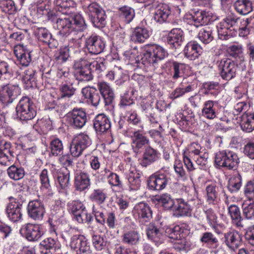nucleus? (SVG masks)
<instances>
[{
	"instance_id": "obj_1",
	"label": "nucleus",
	"mask_w": 254,
	"mask_h": 254,
	"mask_svg": "<svg viewBox=\"0 0 254 254\" xmlns=\"http://www.w3.org/2000/svg\"><path fill=\"white\" fill-rule=\"evenodd\" d=\"M201 149L199 145L193 143L189 149L188 153L184 154V162L188 171H192L196 169L192 162V160L201 167L206 164L208 154L201 151Z\"/></svg>"
},
{
	"instance_id": "obj_2",
	"label": "nucleus",
	"mask_w": 254,
	"mask_h": 254,
	"mask_svg": "<svg viewBox=\"0 0 254 254\" xmlns=\"http://www.w3.org/2000/svg\"><path fill=\"white\" fill-rule=\"evenodd\" d=\"M17 118L22 121L32 120L36 115L35 106L29 97H23L16 107Z\"/></svg>"
},
{
	"instance_id": "obj_3",
	"label": "nucleus",
	"mask_w": 254,
	"mask_h": 254,
	"mask_svg": "<svg viewBox=\"0 0 254 254\" xmlns=\"http://www.w3.org/2000/svg\"><path fill=\"white\" fill-rule=\"evenodd\" d=\"M167 55V52L161 46L156 44L146 45L141 60L144 64L148 63L154 65Z\"/></svg>"
},
{
	"instance_id": "obj_4",
	"label": "nucleus",
	"mask_w": 254,
	"mask_h": 254,
	"mask_svg": "<svg viewBox=\"0 0 254 254\" xmlns=\"http://www.w3.org/2000/svg\"><path fill=\"white\" fill-rule=\"evenodd\" d=\"M215 162L220 167L228 169H236L240 162L237 154L229 150H222L215 154Z\"/></svg>"
},
{
	"instance_id": "obj_5",
	"label": "nucleus",
	"mask_w": 254,
	"mask_h": 254,
	"mask_svg": "<svg viewBox=\"0 0 254 254\" xmlns=\"http://www.w3.org/2000/svg\"><path fill=\"white\" fill-rule=\"evenodd\" d=\"M73 68L74 76L79 81H89L93 79L90 62L84 59L74 62Z\"/></svg>"
},
{
	"instance_id": "obj_6",
	"label": "nucleus",
	"mask_w": 254,
	"mask_h": 254,
	"mask_svg": "<svg viewBox=\"0 0 254 254\" xmlns=\"http://www.w3.org/2000/svg\"><path fill=\"white\" fill-rule=\"evenodd\" d=\"M87 13L91 17L93 25L97 28H103L106 24V15L103 8L96 2L90 4Z\"/></svg>"
},
{
	"instance_id": "obj_7",
	"label": "nucleus",
	"mask_w": 254,
	"mask_h": 254,
	"mask_svg": "<svg viewBox=\"0 0 254 254\" xmlns=\"http://www.w3.org/2000/svg\"><path fill=\"white\" fill-rule=\"evenodd\" d=\"M67 123L73 128L80 129L87 122V115L81 108H74L65 115Z\"/></svg>"
},
{
	"instance_id": "obj_8",
	"label": "nucleus",
	"mask_w": 254,
	"mask_h": 254,
	"mask_svg": "<svg viewBox=\"0 0 254 254\" xmlns=\"http://www.w3.org/2000/svg\"><path fill=\"white\" fill-rule=\"evenodd\" d=\"M90 144L91 140L88 135L83 133L77 134L70 143L71 155L72 157H78Z\"/></svg>"
},
{
	"instance_id": "obj_9",
	"label": "nucleus",
	"mask_w": 254,
	"mask_h": 254,
	"mask_svg": "<svg viewBox=\"0 0 254 254\" xmlns=\"http://www.w3.org/2000/svg\"><path fill=\"white\" fill-rule=\"evenodd\" d=\"M238 18L228 17L220 22L217 26V32L219 38L222 40H226L231 37L237 30V24Z\"/></svg>"
},
{
	"instance_id": "obj_10",
	"label": "nucleus",
	"mask_w": 254,
	"mask_h": 254,
	"mask_svg": "<svg viewBox=\"0 0 254 254\" xmlns=\"http://www.w3.org/2000/svg\"><path fill=\"white\" fill-rule=\"evenodd\" d=\"M218 70L221 77L225 80H230L236 75L237 65L229 58H224L218 62Z\"/></svg>"
},
{
	"instance_id": "obj_11",
	"label": "nucleus",
	"mask_w": 254,
	"mask_h": 254,
	"mask_svg": "<svg viewBox=\"0 0 254 254\" xmlns=\"http://www.w3.org/2000/svg\"><path fill=\"white\" fill-rule=\"evenodd\" d=\"M70 247L76 254H93L89 243L83 235L73 236L70 239Z\"/></svg>"
},
{
	"instance_id": "obj_12",
	"label": "nucleus",
	"mask_w": 254,
	"mask_h": 254,
	"mask_svg": "<svg viewBox=\"0 0 254 254\" xmlns=\"http://www.w3.org/2000/svg\"><path fill=\"white\" fill-rule=\"evenodd\" d=\"M21 89L18 86L8 85L0 89V101L4 105H7L20 95Z\"/></svg>"
},
{
	"instance_id": "obj_13",
	"label": "nucleus",
	"mask_w": 254,
	"mask_h": 254,
	"mask_svg": "<svg viewBox=\"0 0 254 254\" xmlns=\"http://www.w3.org/2000/svg\"><path fill=\"white\" fill-rule=\"evenodd\" d=\"M14 158L10 142L0 138V165L8 166Z\"/></svg>"
},
{
	"instance_id": "obj_14",
	"label": "nucleus",
	"mask_w": 254,
	"mask_h": 254,
	"mask_svg": "<svg viewBox=\"0 0 254 254\" xmlns=\"http://www.w3.org/2000/svg\"><path fill=\"white\" fill-rule=\"evenodd\" d=\"M20 232L28 241H36L44 235L45 231L40 225L28 223L22 226Z\"/></svg>"
},
{
	"instance_id": "obj_15",
	"label": "nucleus",
	"mask_w": 254,
	"mask_h": 254,
	"mask_svg": "<svg viewBox=\"0 0 254 254\" xmlns=\"http://www.w3.org/2000/svg\"><path fill=\"white\" fill-rule=\"evenodd\" d=\"M9 203L6 208V213L10 220L14 222H18L22 218V203L13 196L8 197Z\"/></svg>"
},
{
	"instance_id": "obj_16",
	"label": "nucleus",
	"mask_w": 254,
	"mask_h": 254,
	"mask_svg": "<svg viewBox=\"0 0 254 254\" xmlns=\"http://www.w3.org/2000/svg\"><path fill=\"white\" fill-rule=\"evenodd\" d=\"M85 46L90 53L98 55L103 52L106 43L101 37L91 35L86 39Z\"/></svg>"
},
{
	"instance_id": "obj_17",
	"label": "nucleus",
	"mask_w": 254,
	"mask_h": 254,
	"mask_svg": "<svg viewBox=\"0 0 254 254\" xmlns=\"http://www.w3.org/2000/svg\"><path fill=\"white\" fill-rule=\"evenodd\" d=\"M145 232L147 238L156 245L159 246L163 243V230L155 223L152 222L147 225Z\"/></svg>"
},
{
	"instance_id": "obj_18",
	"label": "nucleus",
	"mask_w": 254,
	"mask_h": 254,
	"mask_svg": "<svg viewBox=\"0 0 254 254\" xmlns=\"http://www.w3.org/2000/svg\"><path fill=\"white\" fill-rule=\"evenodd\" d=\"M132 213L135 217H138L139 222L142 224L147 222L152 217V211L149 205L144 202L136 204L133 209Z\"/></svg>"
},
{
	"instance_id": "obj_19",
	"label": "nucleus",
	"mask_w": 254,
	"mask_h": 254,
	"mask_svg": "<svg viewBox=\"0 0 254 254\" xmlns=\"http://www.w3.org/2000/svg\"><path fill=\"white\" fill-rule=\"evenodd\" d=\"M93 127L98 134L107 133L111 128L110 120L105 114H98L93 120Z\"/></svg>"
},
{
	"instance_id": "obj_20",
	"label": "nucleus",
	"mask_w": 254,
	"mask_h": 254,
	"mask_svg": "<svg viewBox=\"0 0 254 254\" xmlns=\"http://www.w3.org/2000/svg\"><path fill=\"white\" fill-rule=\"evenodd\" d=\"M170 181V178L164 174L151 175L148 180L150 190H163Z\"/></svg>"
},
{
	"instance_id": "obj_21",
	"label": "nucleus",
	"mask_w": 254,
	"mask_h": 254,
	"mask_svg": "<svg viewBox=\"0 0 254 254\" xmlns=\"http://www.w3.org/2000/svg\"><path fill=\"white\" fill-rule=\"evenodd\" d=\"M27 209L29 216L35 220H41L45 212L43 203L39 200L30 201Z\"/></svg>"
},
{
	"instance_id": "obj_22",
	"label": "nucleus",
	"mask_w": 254,
	"mask_h": 254,
	"mask_svg": "<svg viewBox=\"0 0 254 254\" xmlns=\"http://www.w3.org/2000/svg\"><path fill=\"white\" fill-rule=\"evenodd\" d=\"M160 158V153L156 149L150 146L146 147L143 152L140 165L144 167L157 161Z\"/></svg>"
},
{
	"instance_id": "obj_23",
	"label": "nucleus",
	"mask_w": 254,
	"mask_h": 254,
	"mask_svg": "<svg viewBox=\"0 0 254 254\" xmlns=\"http://www.w3.org/2000/svg\"><path fill=\"white\" fill-rule=\"evenodd\" d=\"M170 13L169 6L167 4H155L153 18L156 22L162 23L166 21Z\"/></svg>"
},
{
	"instance_id": "obj_24",
	"label": "nucleus",
	"mask_w": 254,
	"mask_h": 254,
	"mask_svg": "<svg viewBox=\"0 0 254 254\" xmlns=\"http://www.w3.org/2000/svg\"><path fill=\"white\" fill-rule=\"evenodd\" d=\"M37 37L39 42L50 48H57L58 45L57 40L53 38L51 33L45 28H39L37 31Z\"/></svg>"
},
{
	"instance_id": "obj_25",
	"label": "nucleus",
	"mask_w": 254,
	"mask_h": 254,
	"mask_svg": "<svg viewBox=\"0 0 254 254\" xmlns=\"http://www.w3.org/2000/svg\"><path fill=\"white\" fill-rule=\"evenodd\" d=\"M131 139V147L135 153H138L143 146L148 144L150 142L149 139L140 130L133 132Z\"/></svg>"
},
{
	"instance_id": "obj_26",
	"label": "nucleus",
	"mask_w": 254,
	"mask_h": 254,
	"mask_svg": "<svg viewBox=\"0 0 254 254\" xmlns=\"http://www.w3.org/2000/svg\"><path fill=\"white\" fill-rule=\"evenodd\" d=\"M14 53L19 64L24 66L29 65L32 61V50L27 46H22L18 50L14 49Z\"/></svg>"
},
{
	"instance_id": "obj_27",
	"label": "nucleus",
	"mask_w": 254,
	"mask_h": 254,
	"mask_svg": "<svg viewBox=\"0 0 254 254\" xmlns=\"http://www.w3.org/2000/svg\"><path fill=\"white\" fill-rule=\"evenodd\" d=\"M225 243L231 250L238 248L242 244V237L237 231L232 230L224 234Z\"/></svg>"
},
{
	"instance_id": "obj_28",
	"label": "nucleus",
	"mask_w": 254,
	"mask_h": 254,
	"mask_svg": "<svg viewBox=\"0 0 254 254\" xmlns=\"http://www.w3.org/2000/svg\"><path fill=\"white\" fill-rule=\"evenodd\" d=\"M81 93L87 102L94 107H97L101 101L100 95L94 87H84L82 88Z\"/></svg>"
},
{
	"instance_id": "obj_29",
	"label": "nucleus",
	"mask_w": 254,
	"mask_h": 254,
	"mask_svg": "<svg viewBox=\"0 0 254 254\" xmlns=\"http://www.w3.org/2000/svg\"><path fill=\"white\" fill-rule=\"evenodd\" d=\"M166 64L170 66V73L174 80L183 77L188 67L186 64L175 61H170Z\"/></svg>"
},
{
	"instance_id": "obj_30",
	"label": "nucleus",
	"mask_w": 254,
	"mask_h": 254,
	"mask_svg": "<svg viewBox=\"0 0 254 254\" xmlns=\"http://www.w3.org/2000/svg\"><path fill=\"white\" fill-rule=\"evenodd\" d=\"M184 52L186 58L193 60L201 54L202 49L196 42L191 41L187 44Z\"/></svg>"
},
{
	"instance_id": "obj_31",
	"label": "nucleus",
	"mask_w": 254,
	"mask_h": 254,
	"mask_svg": "<svg viewBox=\"0 0 254 254\" xmlns=\"http://www.w3.org/2000/svg\"><path fill=\"white\" fill-rule=\"evenodd\" d=\"M97 87L104 99L105 105L112 103L114 99L115 95L114 91L109 84L105 82H99L97 83Z\"/></svg>"
},
{
	"instance_id": "obj_32",
	"label": "nucleus",
	"mask_w": 254,
	"mask_h": 254,
	"mask_svg": "<svg viewBox=\"0 0 254 254\" xmlns=\"http://www.w3.org/2000/svg\"><path fill=\"white\" fill-rule=\"evenodd\" d=\"M56 23L60 34L63 36H67L74 31L72 20L68 17L59 18Z\"/></svg>"
},
{
	"instance_id": "obj_33",
	"label": "nucleus",
	"mask_w": 254,
	"mask_h": 254,
	"mask_svg": "<svg viewBox=\"0 0 254 254\" xmlns=\"http://www.w3.org/2000/svg\"><path fill=\"white\" fill-rule=\"evenodd\" d=\"M79 47L78 40L72 39L67 46L61 48L59 55L57 58V60L62 62H66L70 57V54L73 49L78 48Z\"/></svg>"
},
{
	"instance_id": "obj_34",
	"label": "nucleus",
	"mask_w": 254,
	"mask_h": 254,
	"mask_svg": "<svg viewBox=\"0 0 254 254\" xmlns=\"http://www.w3.org/2000/svg\"><path fill=\"white\" fill-rule=\"evenodd\" d=\"M240 125L242 129L250 132L254 130V114L243 113L240 117Z\"/></svg>"
},
{
	"instance_id": "obj_35",
	"label": "nucleus",
	"mask_w": 254,
	"mask_h": 254,
	"mask_svg": "<svg viewBox=\"0 0 254 254\" xmlns=\"http://www.w3.org/2000/svg\"><path fill=\"white\" fill-rule=\"evenodd\" d=\"M90 185L89 175L84 172H78L75 174L74 185L77 190L82 191Z\"/></svg>"
},
{
	"instance_id": "obj_36",
	"label": "nucleus",
	"mask_w": 254,
	"mask_h": 254,
	"mask_svg": "<svg viewBox=\"0 0 254 254\" xmlns=\"http://www.w3.org/2000/svg\"><path fill=\"white\" fill-rule=\"evenodd\" d=\"M183 39V32L180 28H173L167 37L168 43L176 48L181 44Z\"/></svg>"
},
{
	"instance_id": "obj_37",
	"label": "nucleus",
	"mask_w": 254,
	"mask_h": 254,
	"mask_svg": "<svg viewBox=\"0 0 254 254\" xmlns=\"http://www.w3.org/2000/svg\"><path fill=\"white\" fill-rule=\"evenodd\" d=\"M150 35L149 31L145 27H138L135 28L131 36V40L134 43H142Z\"/></svg>"
},
{
	"instance_id": "obj_38",
	"label": "nucleus",
	"mask_w": 254,
	"mask_h": 254,
	"mask_svg": "<svg viewBox=\"0 0 254 254\" xmlns=\"http://www.w3.org/2000/svg\"><path fill=\"white\" fill-rule=\"evenodd\" d=\"M140 235L138 232L130 230L125 232L122 236V242L129 246L136 245L139 243Z\"/></svg>"
},
{
	"instance_id": "obj_39",
	"label": "nucleus",
	"mask_w": 254,
	"mask_h": 254,
	"mask_svg": "<svg viewBox=\"0 0 254 254\" xmlns=\"http://www.w3.org/2000/svg\"><path fill=\"white\" fill-rule=\"evenodd\" d=\"M212 18L211 13L205 11H197L192 16L196 27L207 24L212 21Z\"/></svg>"
},
{
	"instance_id": "obj_40",
	"label": "nucleus",
	"mask_w": 254,
	"mask_h": 254,
	"mask_svg": "<svg viewBox=\"0 0 254 254\" xmlns=\"http://www.w3.org/2000/svg\"><path fill=\"white\" fill-rule=\"evenodd\" d=\"M13 63H8L5 61H0V80L9 79L13 76L14 70Z\"/></svg>"
},
{
	"instance_id": "obj_41",
	"label": "nucleus",
	"mask_w": 254,
	"mask_h": 254,
	"mask_svg": "<svg viewBox=\"0 0 254 254\" xmlns=\"http://www.w3.org/2000/svg\"><path fill=\"white\" fill-rule=\"evenodd\" d=\"M177 206L175 207V215L177 217L188 216L190 214V205L183 198L176 199Z\"/></svg>"
},
{
	"instance_id": "obj_42",
	"label": "nucleus",
	"mask_w": 254,
	"mask_h": 254,
	"mask_svg": "<svg viewBox=\"0 0 254 254\" xmlns=\"http://www.w3.org/2000/svg\"><path fill=\"white\" fill-rule=\"evenodd\" d=\"M140 174L136 170L131 171L127 176L128 186L130 190H137L141 185Z\"/></svg>"
},
{
	"instance_id": "obj_43",
	"label": "nucleus",
	"mask_w": 254,
	"mask_h": 254,
	"mask_svg": "<svg viewBox=\"0 0 254 254\" xmlns=\"http://www.w3.org/2000/svg\"><path fill=\"white\" fill-rule=\"evenodd\" d=\"M228 212L233 223L238 228H242L243 227L242 223L243 219L239 208L236 205H231L228 207Z\"/></svg>"
},
{
	"instance_id": "obj_44",
	"label": "nucleus",
	"mask_w": 254,
	"mask_h": 254,
	"mask_svg": "<svg viewBox=\"0 0 254 254\" xmlns=\"http://www.w3.org/2000/svg\"><path fill=\"white\" fill-rule=\"evenodd\" d=\"M236 10L239 13L246 15L252 11V3L250 0H237L234 3Z\"/></svg>"
},
{
	"instance_id": "obj_45",
	"label": "nucleus",
	"mask_w": 254,
	"mask_h": 254,
	"mask_svg": "<svg viewBox=\"0 0 254 254\" xmlns=\"http://www.w3.org/2000/svg\"><path fill=\"white\" fill-rule=\"evenodd\" d=\"M7 173L11 179L14 181H18L24 177L25 172L24 168L22 167L12 165L7 169Z\"/></svg>"
},
{
	"instance_id": "obj_46",
	"label": "nucleus",
	"mask_w": 254,
	"mask_h": 254,
	"mask_svg": "<svg viewBox=\"0 0 254 254\" xmlns=\"http://www.w3.org/2000/svg\"><path fill=\"white\" fill-rule=\"evenodd\" d=\"M214 185H209L205 189V197L207 202L210 204H216L217 202L218 193Z\"/></svg>"
},
{
	"instance_id": "obj_47",
	"label": "nucleus",
	"mask_w": 254,
	"mask_h": 254,
	"mask_svg": "<svg viewBox=\"0 0 254 254\" xmlns=\"http://www.w3.org/2000/svg\"><path fill=\"white\" fill-rule=\"evenodd\" d=\"M49 148L51 154L53 156H57L63 153L64 145L62 140L57 137L51 138Z\"/></svg>"
},
{
	"instance_id": "obj_48",
	"label": "nucleus",
	"mask_w": 254,
	"mask_h": 254,
	"mask_svg": "<svg viewBox=\"0 0 254 254\" xmlns=\"http://www.w3.org/2000/svg\"><path fill=\"white\" fill-rule=\"evenodd\" d=\"M185 228L183 226L176 225L173 228L168 227L165 230V234L169 238L179 240L183 237Z\"/></svg>"
},
{
	"instance_id": "obj_49",
	"label": "nucleus",
	"mask_w": 254,
	"mask_h": 254,
	"mask_svg": "<svg viewBox=\"0 0 254 254\" xmlns=\"http://www.w3.org/2000/svg\"><path fill=\"white\" fill-rule=\"evenodd\" d=\"M33 128L40 133L46 134L52 128V122L49 118H43L38 120Z\"/></svg>"
},
{
	"instance_id": "obj_50",
	"label": "nucleus",
	"mask_w": 254,
	"mask_h": 254,
	"mask_svg": "<svg viewBox=\"0 0 254 254\" xmlns=\"http://www.w3.org/2000/svg\"><path fill=\"white\" fill-rule=\"evenodd\" d=\"M57 240L52 238H47L42 241L40 244V249L42 250L43 254H51V250L55 249L57 247Z\"/></svg>"
},
{
	"instance_id": "obj_51",
	"label": "nucleus",
	"mask_w": 254,
	"mask_h": 254,
	"mask_svg": "<svg viewBox=\"0 0 254 254\" xmlns=\"http://www.w3.org/2000/svg\"><path fill=\"white\" fill-rule=\"evenodd\" d=\"M243 214L247 219H254V197L245 201L243 205Z\"/></svg>"
},
{
	"instance_id": "obj_52",
	"label": "nucleus",
	"mask_w": 254,
	"mask_h": 254,
	"mask_svg": "<svg viewBox=\"0 0 254 254\" xmlns=\"http://www.w3.org/2000/svg\"><path fill=\"white\" fill-rule=\"evenodd\" d=\"M155 200L167 210L171 209L175 204L170 194L167 193L155 196Z\"/></svg>"
},
{
	"instance_id": "obj_53",
	"label": "nucleus",
	"mask_w": 254,
	"mask_h": 254,
	"mask_svg": "<svg viewBox=\"0 0 254 254\" xmlns=\"http://www.w3.org/2000/svg\"><path fill=\"white\" fill-rule=\"evenodd\" d=\"M214 101L208 100L204 103L202 109V115L206 118L212 120L216 117L215 109L214 108Z\"/></svg>"
},
{
	"instance_id": "obj_54",
	"label": "nucleus",
	"mask_w": 254,
	"mask_h": 254,
	"mask_svg": "<svg viewBox=\"0 0 254 254\" xmlns=\"http://www.w3.org/2000/svg\"><path fill=\"white\" fill-rule=\"evenodd\" d=\"M120 17L126 23H129L135 16L134 10L128 6H123L119 9Z\"/></svg>"
},
{
	"instance_id": "obj_55",
	"label": "nucleus",
	"mask_w": 254,
	"mask_h": 254,
	"mask_svg": "<svg viewBox=\"0 0 254 254\" xmlns=\"http://www.w3.org/2000/svg\"><path fill=\"white\" fill-rule=\"evenodd\" d=\"M241 176L237 174L232 176L228 182V189L231 192H237L242 186Z\"/></svg>"
},
{
	"instance_id": "obj_56",
	"label": "nucleus",
	"mask_w": 254,
	"mask_h": 254,
	"mask_svg": "<svg viewBox=\"0 0 254 254\" xmlns=\"http://www.w3.org/2000/svg\"><path fill=\"white\" fill-rule=\"evenodd\" d=\"M198 38L204 44H208L213 40L211 31L208 27L201 28L198 34Z\"/></svg>"
},
{
	"instance_id": "obj_57",
	"label": "nucleus",
	"mask_w": 254,
	"mask_h": 254,
	"mask_svg": "<svg viewBox=\"0 0 254 254\" xmlns=\"http://www.w3.org/2000/svg\"><path fill=\"white\" fill-rule=\"evenodd\" d=\"M74 23V30L83 31L87 28V25L83 17L79 14H75L72 18Z\"/></svg>"
},
{
	"instance_id": "obj_58",
	"label": "nucleus",
	"mask_w": 254,
	"mask_h": 254,
	"mask_svg": "<svg viewBox=\"0 0 254 254\" xmlns=\"http://www.w3.org/2000/svg\"><path fill=\"white\" fill-rule=\"evenodd\" d=\"M89 198L92 201L99 204L103 203L107 198V194L101 189L94 190L90 195Z\"/></svg>"
},
{
	"instance_id": "obj_59",
	"label": "nucleus",
	"mask_w": 254,
	"mask_h": 254,
	"mask_svg": "<svg viewBox=\"0 0 254 254\" xmlns=\"http://www.w3.org/2000/svg\"><path fill=\"white\" fill-rule=\"evenodd\" d=\"M200 241L208 245H214L215 248L218 247V240L211 232H206L203 233L200 238Z\"/></svg>"
},
{
	"instance_id": "obj_60",
	"label": "nucleus",
	"mask_w": 254,
	"mask_h": 254,
	"mask_svg": "<svg viewBox=\"0 0 254 254\" xmlns=\"http://www.w3.org/2000/svg\"><path fill=\"white\" fill-rule=\"evenodd\" d=\"M193 90L192 85L189 84L186 87H177L170 95V98L173 99L183 96L186 93L190 92Z\"/></svg>"
},
{
	"instance_id": "obj_61",
	"label": "nucleus",
	"mask_w": 254,
	"mask_h": 254,
	"mask_svg": "<svg viewBox=\"0 0 254 254\" xmlns=\"http://www.w3.org/2000/svg\"><path fill=\"white\" fill-rule=\"evenodd\" d=\"M38 10L42 12L43 14H49L51 12L50 0H38L37 2Z\"/></svg>"
},
{
	"instance_id": "obj_62",
	"label": "nucleus",
	"mask_w": 254,
	"mask_h": 254,
	"mask_svg": "<svg viewBox=\"0 0 254 254\" xmlns=\"http://www.w3.org/2000/svg\"><path fill=\"white\" fill-rule=\"evenodd\" d=\"M58 181L62 189L67 188L69 185V172H60L58 175Z\"/></svg>"
},
{
	"instance_id": "obj_63",
	"label": "nucleus",
	"mask_w": 254,
	"mask_h": 254,
	"mask_svg": "<svg viewBox=\"0 0 254 254\" xmlns=\"http://www.w3.org/2000/svg\"><path fill=\"white\" fill-rule=\"evenodd\" d=\"M61 97L69 98L72 96L75 92V89L72 87V85L67 84L66 83L62 84L60 88Z\"/></svg>"
},
{
	"instance_id": "obj_64",
	"label": "nucleus",
	"mask_w": 254,
	"mask_h": 254,
	"mask_svg": "<svg viewBox=\"0 0 254 254\" xmlns=\"http://www.w3.org/2000/svg\"><path fill=\"white\" fill-rule=\"evenodd\" d=\"M133 103V100L131 98L129 92H127L121 96L119 106L121 109H126L132 105Z\"/></svg>"
}]
</instances>
